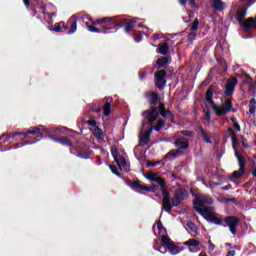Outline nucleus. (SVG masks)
<instances>
[{
  "label": "nucleus",
  "mask_w": 256,
  "mask_h": 256,
  "mask_svg": "<svg viewBox=\"0 0 256 256\" xmlns=\"http://www.w3.org/2000/svg\"><path fill=\"white\" fill-rule=\"evenodd\" d=\"M92 25H87L88 31L90 33H103V35H108V33H115L125 27L126 33H131L137 23V18L134 20L127 21L123 16L114 17H103L97 20H93L92 17H88Z\"/></svg>",
  "instance_id": "1"
},
{
  "label": "nucleus",
  "mask_w": 256,
  "mask_h": 256,
  "mask_svg": "<svg viewBox=\"0 0 256 256\" xmlns=\"http://www.w3.org/2000/svg\"><path fill=\"white\" fill-rule=\"evenodd\" d=\"M29 135H33L35 137H40L37 139H43V137H48L54 143H60V145H65V137H63V128H46L43 125L30 127L28 130L24 131H16L10 134H2L0 136V141L3 140V143L9 142L10 139L17 140L19 139H29Z\"/></svg>",
  "instance_id": "2"
},
{
  "label": "nucleus",
  "mask_w": 256,
  "mask_h": 256,
  "mask_svg": "<svg viewBox=\"0 0 256 256\" xmlns=\"http://www.w3.org/2000/svg\"><path fill=\"white\" fill-rule=\"evenodd\" d=\"M213 95H215V88L209 86L206 91V102H208L213 111H215L217 117H225L229 112L235 111V109H233V100L231 98H227L222 106H217L215 100H213Z\"/></svg>",
  "instance_id": "3"
},
{
  "label": "nucleus",
  "mask_w": 256,
  "mask_h": 256,
  "mask_svg": "<svg viewBox=\"0 0 256 256\" xmlns=\"http://www.w3.org/2000/svg\"><path fill=\"white\" fill-rule=\"evenodd\" d=\"M142 117V127H145V125L150 127L144 134L151 137L153 131H155V122L159 118V112H157V108L150 107L148 110L142 112Z\"/></svg>",
  "instance_id": "4"
},
{
  "label": "nucleus",
  "mask_w": 256,
  "mask_h": 256,
  "mask_svg": "<svg viewBox=\"0 0 256 256\" xmlns=\"http://www.w3.org/2000/svg\"><path fill=\"white\" fill-rule=\"evenodd\" d=\"M162 195V209H164L166 213H171L173 207H179V205H181V198L178 193H174V196L171 198V193L169 190H166Z\"/></svg>",
  "instance_id": "5"
},
{
  "label": "nucleus",
  "mask_w": 256,
  "mask_h": 256,
  "mask_svg": "<svg viewBox=\"0 0 256 256\" xmlns=\"http://www.w3.org/2000/svg\"><path fill=\"white\" fill-rule=\"evenodd\" d=\"M194 210L196 211V213L204 217L206 221H210V223H214V225H219L223 227L224 219L223 217H216L215 214H213V207H194Z\"/></svg>",
  "instance_id": "6"
},
{
  "label": "nucleus",
  "mask_w": 256,
  "mask_h": 256,
  "mask_svg": "<svg viewBox=\"0 0 256 256\" xmlns=\"http://www.w3.org/2000/svg\"><path fill=\"white\" fill-rule=\"evenodd\" d=\"M65 145L70 147V153H72V155H76V157H80L81 159H89L91 155L89 152L83 151L81 147L71 145V140H69L68 137L65 138Z\"/></svg>",
  "instance_id": "7"
},
{
  "label": "nucleus",
  "mask_w": 256,
  "mask_h": 256,
  "mask_svg": "<svg viewBox=\"0 0 256 256\" xmlns=\"http://www.w3.org/2000/svg\"><path fill=\"white\" fill-rule=\"evenodd\" d=\"M222 227H228L230 233L237 235V227H239V219L236 216H226Z\"/></svg>",
  "instance_id": "8"
},
{
  "label": "nucleus",
  "mask_w": 256,
  "mask_h": 256,
  "mask_svg": "<svg viewBox=\"0 0 256 256\" xmlns=\"http://www.w3.org/2000/svg\"><path fill=\"white\" fill-rule=\"evenodd\" d=\"M155 109L156 113H158V117L161 115L164 119H169L170 123H175V114H173L171 110H167V108H165V103L160 102L159 106L155 107Z\"/></svg>",
  "instance_id": "9"
},
{
  "label": "nucleus",
  "mask_w": 256,
  "mask_h": 256,
  "mask_svg": "<svg viewBox=\"0 0 256 256\" xmlns=\"http://www.w3.org/2000/svg\"><path fill=\"white\" fill-rule=\"evenodd\" d=\"M165 77H167L166 70H159L154 74L155 85L156 87H158V89H163L167 84V80H165Z\"/></svg>",
  "instance_id": "10"
},
{
  "label": "nucleus",
  "mask_w": 256,
  "mask_h": 256,
  "mask_svg": "<svg viewBox=\"0 0 256 256\" xmlns=\"http://www.w3.org/2000/svg\"><path fill=\"white\" fill-rule=\"evenodd\" d=\"M146 179L148 181H151V183H158L160 186V189L162 191V195L164 191H167V188H165V185H167V182L165 181V178L157 176L155 173H149L148 175H145Z\"/></svg>",
  "instance_id": "11"
},
{
  "label": "nucleus",
  "mask_w": 256,
  "mask_h": 256,
  "mask_svg": "<svg viewBox=\"0 0 256 256\" xmlns=\"http://www.w3.org/2000/svg\"><path fill=\"white\" fill-rule=\"evenodd\" d=\"M237 83H239V80H237L236 77L230 79V80H227V83L224 87L225 91V95L226 97H232L233 96V93H235V87H237Z\"/></svg>",
  "instance_id": "12"
},
{
  "label": "nucleus",
  "mask_w": 256,
  "mask_h": 256,
  "mask_svg": "<svg viewBox=\"0 0 256 256\" xmlns=\"http://www.w3.org/2000/svg\"><path fill=\"white\" fill-rule=\"evenodd\" d=\"M194 207H205V205H213V198L209 196H197L196 199L193 201Z\"/></svg>",
  "instance_id": "13"
},
{
  "label": "nucleus",
  "mask_w": 256,
  "mask_h": 256,
  "mask_svg": "<svg viewBox=\"0 0 256 256\" xmlns=\"http://www.w3.org/2000/svg\"><path fill=\"white\" fill-rule=\"evenodd\" d=\"M111 153L116 165H118L120 169L121 167H125V165H127V160H125V157H119V150L117 149V147H112Z\"/></svg>",
  "instance_id": "14"
},
{
  "label": "nucleus",
  "mask_w": 256,
  "mask_h": 256,
  "mask_svg": "<svg viewBox=\"0 0 256 256\" xmlns=\"http://www.w3.org/2000/svg\"><path fill=\"white\" fill-rule=\"evenodd\" d=\"M125 184L132 189V191H145V184L141 180H124Z\"/></svg>",
  "instance_id": "15"
},
{
  "label": "nucleus",
  "mask_w": 256,
  "mask_h": 256,
  "mask_svg": "<svg viewBox=\"0 0 256 256\" xmlns=\"http://www.w3.org/2000/svg\"><path fill=\"white\" fill-rule=\"evenodd\" d=\"M65 29H69L67 35H73L77 31V16L73 15L70 17L65 25Z\"/></svg>",
  "instance_id": "16"
},
{
  "label": "nucleus",
  "mask_w": 256,
  "mask_h": 256,
  "mask_svg": "<svg viewBox=\"0 0 256 256\" xmlns=\"http://www.w3.org/2000/svg\"><path fill=\"white\" fill-rule=\"evenodd\" d=\"M210 7L216 13H221L225 11V2L223 0H210Z\"/></svg>",
  "instance_id": "17"
},
{
  "label": "nucleus",
  "mask_w": 256,
  "mask_h": 256,
  "mask_svg": "<svg viewBox=\"0 0 256 256\" xmlns=\"http://www.w3.org/2000/svg\"><path fill=\"white\" fill-rule=\"evenodd\" d=\"M146 97L151 107H157V104L161 103L159 102V94L157 92H148Z\"/></svg>",
  "instance_id": "18"
},
{
  "label": "nucleus",
  "mask_w": 256,
  "mask_h": 256,
  "mask_svg": "<svg viewBox=\"0 0 256 256\" xmlns=\"http://www.w3.org/2000/svg\"><path fill=\"white\" fill-rule=\"evenodd\" d=\"M174 145L178 147V149H189V140L185 137H180L176 139Z\"/></svg>",
  "instance_id": "19"
},
{
  "label": "nucleus",
  "mask_w": 256,
  "mask_h": 256,
  "mask_svg": "<svg viewBox=\"0 0 256 256\" xmlns=\"http://www.w3.org/2000/svg\"><path fill=\"white\" fill-rule=\"evenodd\" d=\"M166 251H168L170 255H179V253L183 251V248L175 245V243L172 242L171 245H169V247H167L163 253H166Z\"/></svg>",
  "instance_id": "20"
},
{
  "label": "nucleus",
  "mask_w": 256,
  "mask_h": 256,
  "mask_svg": "<svg viewBox=\"0 0 256 256\" xmlns=\"http://www.w3.org/2000/svg\"><path fill=\"white\" fill-rule=\"evenodd\" d=\"M228 132L230 133L231 139H232V148L234 149V155L237 154V145H239V142H237V134H235V131L233 128L229 127Z\"/></svg>",
  "instance_id": "21"
},
{
  "label": "nucleus",
  "mask_w": 256,
  "mask_h": 256,
  "mask_svg": "<svg viewBox=\"0 0 256 256\" xmlns=\"http://www.w3.org/2000/svg\"><path fill=\"white\" fill-rule=\"evenodd\" d=\"M34 1L36 2V7H37L38 9H40V13L43 14L44 17H45L46 15H48V17H50V19H51L52 17H55V13L49 14L47 11H45V4H43V1H41V0H34Z\"/></svg>",
  "instance_id": "22"
},
{
  "label": "nucleus",
  "mask_w": 256,
  "mask_h": 256,
  "mask_svg": "<svg viewBox=\"0 0 256 256\" xmlns=\"http://www.w3.org/2000/svg\"><path fill=\"white\" fill-rule=\"evenodd\" d=\"M112 101H113L112 97L106 98V101L102 107L105 117H109L111 115V102Z\"/></svg>",
  "instance_id": "23"
},
{
  "label": "nucleus",
  "mask_w": 256,
  "mask_h": 256,
  "mask_svg": "<svg viewBox=\"0 0 256 256\" xmlns=\"http://www.w3.org/2000/svg\"><path fill=\"white\" fill-rule=\"evenodd\" d=\"M165 65H169V57H160L156 60V69H163Z\"/></svg>",
  "instance_id": "24"
},
{
  "label": "nucleus",
  "mask_w": 256,
  "mask_h": 256,
  "mask_svg": "<svg viewBox=\"0 0 256 256\" xmlns=\"http://www.w3.org/2000/svg\"><path fill=\"white\" fill-rule=\"evenodd\" d=\"M199 131L201 133L204 143L211 145V143H213V141L211 140V136L208 133H206L205 129H203V127L201 126L199 127Z\"/></svg>",
  "instance_id": "25"
},
{
  "label": "nucleus",
  "mask_w": 256,
  "mask_h": 256,
  "mask_svg": "<svg viewBox=\"0 0 256 256\" xmlns=\"http://www.w3.org/2000/svg\"><path fill=\"white\" fill-rule=\"evenodd\" d=\"M143 35H145V32L143 31H132V37L136 43H141V41H143Z\"/></svg>",
  "instance_id": "26"
},
{
  "label": "nucleus",
  "mask_w": 256,
  "mask_h": 256,
  "mask_svg": "<svg viewBox=\"0 0 256 256\" xmlns=\"http://www.w3.org/2000/svg\"><path fill=\"white\" fill-rule=\"evenodd\" d=\"M245 17H247V10H238L236 12V19H237L239 25H241V23H243Z\"/></svg>",
  "instance_id": "27"
},
{
  "label": "nucleus",
  "mask_w": 256,
  "mask_h": 256,
  "mask_svg": "<svg viewBox=\"0 0 256 256\" xmlns=\"http://www.w3.org/2000/svg\"><path fill=\"white\" fill-rule=\"evenodd\" d=\"M236 159H238V165L240 169H245V157L239 153V151H236V154H234Z\"/></svg>",
  "instance_id": "28"
},
{
  "label": "nucleus",
  "mask_w": 256,
  "mask_h": 256,
  "mask_svg": "<svg viewBox=\"0 0 256 256\" xmlns=\"http://www.w3.org/2000/svg\"><path fill=\"white\" fill-rule=\"evenodd\" d=\"M93 135L97 139H100V140L105 139V135L103 134V130H101V128H99V126H96V127L93 128Z\"/></svg>",
  "instance_id": "29"
},
{
  "label": "nucleus",
  "mask_w": 256,
  "mask_h": 256,
  "mask_svg": "<svg viewBox=\"0 0 256 256\" xmlns=\"http://www.w3.org/2000/svg\"><path fill=\"white\" fill-rule=\"evenodd\" d=\"M158 53L160 55H167L169 53V44L163 43L158 47Z\"/></svg>",
  "instance_id": "30"
},
{
  "label": "nucleus",
  "mask_w": 256,
  "mask_h": 256,
  "mask_svg": "<svg viewBox=\"0 0 256 256\" xmlns=\"http://www.w3.org/2000/svg\"><path fill=\"white\" fill-rule=\"evenodd\" d=\"M184 245H186V247H199L201 245V242H199V240L192 238L186 242H184Z\"/></svg>",
  "instance_id": "31"
},
{
  "label": "nucleus",
  "mask_w": 256,
  "mask_h": 256,
  "mask_svg": "<svg viewBox=\"0 0 256 256\" xmlns=\"http://www.w3.org/2000/svg\"><path fill=\"white\" fill-rule=\"evenodd\" d=\"M245 175V169L239 168L238 170L234 171L232 173V178L233 179H241Z\"/></svg>",
  "instance_id": "32"
},
{
  "label": "nucleus",
  "mask_w": 256,
  "mask_h": 256,
  "mask_svg": "<svg viewBox=\"0 0 256 256\" xmlns=\"http://www.w3.org/2000/svg\"><path fill=\"white\" fill-rule=\"evenodd\" d=\"M149 141H151V136H148L147 134L144 133L143 136L139 137V143L142 146L148 145Z\"/></svg>",
  "instance_id": "33"
},
{
  "label": "nucleus",
  "mask_w": 256,
  "mask_h": 256,
  "mask_svg": "<svg viewBox=\"0 0 256 256\" xmlns=\"http://www.w3.org/2000/svg\"><path fill=\"white\" fill-rule=\"evenodd\" d=\"M63 29H65V22L63 21L56 23L52 28V30L55 31V33H61Z\"/></svg>",
  "instance_id": "34"
},
{
  "label": "nucleus",
  "mask_w": 256,
  "mask_h": 256,
  "mask_svg": "<svg viewBox=\"0 0 256 256\" xmlns=\"http://www.w3.org/2000/svg\"><path fill=\"white\" fill-rule=\"evenodd\" d=\"M179 153H181V150H171L163 157V161H168L169 157H177Z\"/></svg>",
  "instance_id": "35"
},
{
  "label": "nucleus",
  "mask_w": 256,
  "mask_h": 256,
  "mask_svg": "<svg viewBox=\"0 0 256 256\" xmlns=\"http://www.w3.org/2000/svg\"><path fill=\"white\" fill-rule=\"evenodd\" d=\"M109 169L110 171H112V173L114 175H116V177H119L120 179H122L123 181H125V177L121 175V173H119V170L117 169V166L115 165H109Z\"/></svg>",
  "instance_id": "36"
},
{
  "label": "nucleus",
  "mask_w": 256,
  "mask_h": 256,
  "mask_svg": "<svg viewBox=\"0 0 256 256\" xmlns=\"http://www.w3.org/2000/svg\"><path fill=\"white\" fill-rule=\"evenodd\" d=\"M162 245L163 247H165V249H167L169 247V245H171L173 243V241H171V238H169V236L163 235L162 236Z\"/></svg>",
  "instance_id": "37"
},
{
  "label": "nucleus",
  "mask_w": 256,
  "mask_h": 256,
  "mask_svg": "<svg viewBox=\"0 0 256 256\" xmlns=\"http://www.w3.org/2000/svg\"><path fill=\"white\" fill-rule=\"evenodd\" d=\"M255 111H256V99L252 98L250 100V105H249V113L251 115H255Z\"/></svg>",
  "instance_id": "38"
},
{
  "label": "nucleus",
  "mask_w": 256,
  "mask_h": 256,
  "mask_svg": "<svg viewBox=\"0 0 256 256\" xmlns=\"http://www.w3.org/2000/svg\"><path fill=\"white\" fill-rule=\"evenodd\" d=\"M164 125H165V120H163L161 118L158 119L157 124L154 126V131H157V132L161 131L163 129Z\"/></svg>",
  "instance_id": "39"
},
{
  "label": "nucleus",
  "mask_w": 256,
  "mask_h": 256,
  "mask_svg": "<svg viewBox=\"0 0 256 256\" xmlns=\"http://www.w3.org/2000/svg\"><path fill=\"white\" fill-rule=\"evenodd\" d=\"M157 229H158L159 233H163V235H166L167 228L163 227V223L161 222V220L157 221Z\"/></svg>",
  "instance_id": "40"
},
{
  "label": "nucleus",
  "mask_w": 256,
  "mask_h": 256,
  "mask_svg": "<svg viewBox=\"0 0 256 256\" xmlns=\"http://www.w3.org/2000/svg\"><path fill=\"white\" fill-rule=\"evenodd\" d=\"M199 29V19H195L190 25V31H197Z\"/></svg>",
  "instance_id": "41"
},
{
  "label": "nucleus",
  "mask_w": 256,
  "mask_h": 256,
  "mask_svg": "<svg viewBox=\"0 0 256 256\" xmlns=\"http://www.w3.org/2000/svg\"><path fill=\"white\" fill-rule=\"evenodd\" d=\"M162 161H165V160H158V161H155V162H152V161H147L146 162V167H157V165H161V162Z\"/></svg>",
  "instance_id": "42"
},
{
  "label": "nucleus",
  "mask_w": 256,
  "mask_h": 256,
  "mask_svg": "<svg viewBox=\"0 0 256 256\" xmlns=\"http://www.w3.org/2000/svg\"><path fill=\"white\" fill-rule=\"evenodd\" d=\"M187 227L190 229V231H192L193 233H197V225H195V223H193L192 221H189L187 223Z\"/></svg>",
  "instance_id": "43"
},
{
  "label": "nucleus",
  "mask_w": 256,
  "mask_h": 256,
  "mask_svg": "<svg viewBox=\"0 0 256 256\" xmlns=\"http://www.w3.org/2000/svg\"><path fill=\"white\" fill-rule=\"evenodd\" d=\"M157 185L153 184V187L144 186V191H147L148 193H155L157 191Z\"/></svg>",
  "instance_id": "44"
},
{
  "label": "nucleus",
  "mask_w": 256,
  "mask_h": 256,
  "mask_svg": "<svg viewBox=\"0 0 256 256\" xmlns=\"http://www.w3.org/2000/svg\"><path fill=\"white\" fill-rule=\"evenodd\" d=\"M175 193L178 194V197L180 199H181V197H187V191L183 188L176 190Z\"/></svg>",
  "instance_id": "45"
},
{
  "label": "nucleus",
  "mask_w": 256,
  "mask_h": 256,
  "mask_svg": "<svg viewBox=\"0 0 256 256\" xmlns=\"http://www.w3.org/2000/svg\"><path fill=\"white\" fill-rule=\"evenodd\" d=\"M180 135H184V137H193V131L181 130Z\"/></svg>",
  "instance_id": "46"
},
{
  "label": "nucleus",
  "mask_w": 256,
  "mask_h": 256,
  "mask_svg": "<svg viewBox=\"0 0 256 256\" xmlns=\"http://www.w3.org/2000/svg\"><path fill=\"white\" fill-rule=\"evenodd\" d=\"M138 76H139L140 81H145V77H147V72L144 70H140L138 72Z\"/></svg>",
  "instance_id": "47"
},
{
  "label": "nucleus",
  "mask_w": 256,
  "mask_h": 256,
  "mask_svg": "<svg viewBox=\"0 0 256 256\" xmlns=\"http://www.w3.org/2000/svg\"><path fill=\"white\" fill-rule=\"evenodd\" d=\"M240 139L244 149H249V144L247 143V139L245 138V136H240Z\"/></svg>",
  "instance_id": "48"
},
{
  "label": "nucleus",
  "mask_w": 256,
  "mask_h": 256,
  "mask_svg": "<svg viewBox=\"0 0 256 256\" xmlns=\"http://www.w3.org/2000/svg\"><path fill=\"white\" fill-rule=\"evenodd\" d=\"M97 104H92V106L90 107V111H92L93 113H99L100 111H102V108L99 106L98 108H95Z\"/></svg>",
  "instance_id": "49"
},
{
  "label": "nucleus",
  "mask_w": 256,
  "mask_h": 256,
  "mask_svg": "<svg viewBox=\"0 0 256 256\" xmlns=\"http://www.w3.org/2000/svg\"><path fill=\"white\" fill-rule=\"evenodd\" d=\"M196 37H197V33L192 31L188 34V41H195Z\"/></svg>",
  "instance_id": "50"
},
{
  "label": "nucleus",
  "mask_w": 256,
  "mask_h": 256,
  "mask_svg": "<svg viewBox=\"0 0 256 256\" xmlns=\"http://www.w3.org/2000/svg\"><path fill=\"white\" fill-rule=\"evenodd\" d=\"M87 125H89V127H92V129H95V127H97V121L95 120H88Z\"/></svg>",
  "instance_id": "51"
},
{
  "label": "nucleus",
  "mask_w": 256,
  "mask_h": 256,
  "mask_svg": "<svg viewBox=\"0 0 256 256\" xmlns=\"http://www.w3.org/2000/svg\"><path fill=\"white\" fill-rule=\"evenodd\" d=\"M188 1H189V5H190L191 9H195V7H197L196 0H188Z\"/></svg>",
  "instance_id": "52"
},
{
  "label": "nucleus",
  "mask_w": 256,
  "mask_h": 256,
  "mask_svg": "<svg viewBox=\"0 0 256 256\" xmlns=\"http://www.w3.org/2000/svg\"><path fill=\"white\" fill-rule=\"evenodd\" d=\"M209 251H215V244L211 240L208 241Z\"/></svg>",
  "instance_id": "53"
},
{
  "label": "nucleus",
  "mask_w": 256,
  "mask_h": 256,
  "mask_svg": "<svg viewBox=\"0 0 256 256\" xmlns=\"http://www.w3.org/2000/svg\"><path fill=\"white\" fill-rule=\"evenodd\" d=\"M205 119L207 121H211V111L210 110H207V112L205 113Z\"/></svg>",
  "instance_id": "54"
},
{
  "label": "nucleus",
  "mask_w": 256,
  "mask_h": 256,
  "mask_svg": "<svg viewBox=\"0 0 256 256\" xmlns=\"http://www.w3.org/2000/svg\"><path fill=\"white\" fill-rule=\"evenodd\" d=\"M187 1L189 0H178V3L181 5V7H187Z\"/></svg>",
  "instance_id": "55"
},
{
  "label": "nucleus",
  "mask_w": 256,
  "mask_h": 256,
  "mask_svg": "<svg viewBox=\"0 0 256 256\" xmlns=\"http://www.w3.org/2000/svg\"><path fill=\"white\" fill-rule=\"evenodd\" d=\"M23 3L26 7V9H29V7H31V0H23Z\"/></svg>",
  "instance_id": "56"
},
{
  "label": "nucleus",
  "mask_w": 256,
  "mask_h": 256,
  "mask_svg": "<svg viewBox=\"0 0 256 256\" xmlns=\"http://www.w3.org/2000/svg\"><path fill=\"white\" fill-rule=\"evenodd\" d=\"M252 169H253L252 175H253V177H256V162L252 163Z\"/></svg>",
  "instance_id": "57"
},
{
  "label": "nucleus",
  "mask_w": 256,
  "mask_h": 256,
  "mask_svg": "<svg viewBox=\"0 0 256 256\" xmlns=\"http://www.w3.org/2000/svg\"><path fill=\"white\" fill-rule=\"evenodd\" d=\"M209 83H211V80L205 79V80L201 83V86H202V87H207V85H209Z\"/></svg>",
  "instance_id": "58"
},
{
  "label": "nucleus",
  "mask_w": 256,
  "mask_h": 256,
  "mask_svg": "<svg viewBox=\"0 0 256 256\" xmlns=\"http://www.w3.org/2000/svg\"><path fill=\"white\" fill-rule=\"evenodd\" d=\"M245 76L247 77L246 83L251 85L253 83V78H251V76H249L248 74H245Z\"/></svg>",
  "instance_id": "59"
},
{
  "label": "nucleus",
  "mask_w": 256,
  "mask_h": 256,
  "mask_svg": "<svg viewBox=\"0 0 256 256\" xmlns=\"http://www.w3.org/2000/svg\"><path fill=\"white\" fill-rule=\"evenodd\" d=\"M233 186L231 184H227L226 186L222 187V191H229V189H232Z\"/></svg>",
  "instance_id": "60"
},
{
  "label": "nucleus",
  "mask_w": 256,
  "mask_h": 256,
  "mask_svg": "<svg viewBox=\"0 0 256 256\" xmlns=\"http://www.w3.org/2000/svg\"><path fill=\"white\" fill-rule=\"evenodd\" d=\"M234 129H236V131H241V126L239 123H234Z\"/></svg>",
  "instance_id": "61"
},
{
  "label": "nucleus",
  "mask_w": 256,
  "mask_h": 256,
  "mask_svg": "<svg viewBox=\"0 0 256 256\" xmlns=\"http://www.w3.org/2000/svg\"><path fill=\"white\" fill-rule=\"evenodd\" d=\"M228 203H237L236 198H228Z\"/></svg>",
  "instance_id": "62"
},
{
  "label": "nucleus",
  "mask_w": 256,
  "mask_h": 256,
  "mask_svg": "<svg viewBox=\"0 0 256 256\" xmlns=\"http://www.w3.org/2000/svg\"><path fill=\"white\" fill-rule=\"evenodd\" d=\"M226 256H235V250L229 251Z\"/></svg>",
  "instance_id": "63"
},
{
  "label": "nucleus",
  "mask_w": 256,
  "mask_h": 256,
  "mask_svg": "<svg viewBox=\"0 0 256 256\" xmlns=\"http://www.w3.org/2000/svg\"><path fill=\"white\" fill-rule=\"evenodd\" d=\"M222 203H229V198L223 197L222 198Z\"/></svg>",
  "instance_id": "64"
}]
</instances>
